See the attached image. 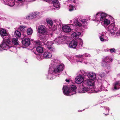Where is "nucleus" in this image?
<instances>
[{
  "instance_id": "ea45409f",
  "label": "nucleus",
  "mask_w": 120,
  "mask_h": 120,
  "mask_svg": "<svg viewBox=\"0 0 120 120\" xmlns=\"http://www.w3.org/2000/svg\"><path fill=\"white\" fill-rule=\"evenodd\" d=\"M79 41L80 42L79 45L81 47H82V45L83 44L82 41V39L80 38L79 39Z\"/></svg>"
},
{
  "instance_id": "4c0bfd02",
  "label": "nucleus",
  "mask_w": 120,
  "mask_h": 120,
  "mask_svg": "<svg viewBox=\"0 0 120 120\" xmlns=\"http://www.w3.org/2000/svg\"><path fill=\"white\" fill-rule=\"evenodd\" d=\"M55 21L56 22L57 25H61V21L60 20H55Z\"/></svg>"
},
{
  "instance_id": "39448f33",
  "label": "nucleus",
  "mask_w": 120,
  "mask_h": 120,
  "mask_svg": "<svg viewBox=\"0 0 120 120\" xmlns=\"http://www.w3.org/2000/svg\"><path fill=\"white\" fill-rule=\"evenodd\" d=\"M76 88L75 86L73 85H71L69 87L67 86H64L63 88V92L65 95H71L76 93Z\"/></svg>"
},
{
  "instance_id": "412c9836",
  "label": "nucleus",
  "mask_w": 120,
  "mask_h": 120,
  "mask_svg": "<svg viewBox=\"0 0 120 120\" xmlns=\"http://www.w3.org/2000/svg\"><path fill=\"white\" fill-rule=\"evenodd\" d=\"M80 35L81 33L80 32L76 31L72 33L71 34V36L73 39H77L79 38Z\"/></svg>"
},
{
  "instance_id": "5701e85b",
  "label": "nucleus",
  "mask_w": 120,
  "mask_h": 120,
  "mask_svg": "<svg viewBox=\"0 0 120 120\" xmlns=\"http://www.w3.org/2000/svg\"><path fill=\"white\" fill-rule=\"evenodd\" d=\"M43 56L45 58H50L52 57V55L50 52H45L43 53Z\"/></svg>"
},
{
  "instance_id": "c9c22d12",
  "label": "nucleus",
  "mask_w": 120,
  "mask_h": 120,
  "mask_svg": "<svg viewBox=\"0 0 120 120\" xmlns=\"http://www.w3.org/2000/svg\"><path fill=\"white\" fill-rule=\"evenodd\" d=\"M8 49H9V50L10 51L13 52H14L15 50L16 49V48L15 47H12L11 46V44L9 48Z\"/></svg>"
},
{
  "instance_id": "8fccbe9b",
  "label": "nucleus",
  "mask_w": 120,
  "mask_h": 120,
  "mask_svg": "<svg viewBox=\"0 0 120 120\" xmlns=\"http://www.w3.org/2000/svg\"><path fill=\"white\" fill-rule=\"evenodd\" d=\"M79 112H81L82 111L81 110H79L78 111Z\"/></svg>"
},
{
  "instance_id": "37998d69",
  "label": "nucleus",
  "mask_w": 120,
  "mask_h": 120,
  "mask_svg": "<svg viewBox=\"0 0 120 120\" xmlns=\"http://www.w3.org/2000/svg\"><path fill=\"white\" fill-rule=\"evenodd\" d=\"M68 0L70 2L75 3L76 2L77 0Z\"/></svg>"
},
{
  "instance_id": "e433bc0d",
  "label": "nucleus",
  "mask_w": 120,
  "mask_h": 120,
  "mask_svg": "<svg viewBox=\"0 0 120 120\" xmlns=\"http://www.w3.org/2000/svg\"><path fill=\"white\" fill-rule=\"evenodd\" d=\"M26 19H33L31 14V15H27L26 16Z\"/></svg>"
},
{
  "instance_id": "72a5a7b5",
  "label": "nucleus",
  "mask_w": 120,
  "mask_h": 120,
  "mask_svg": "<svg viewBox=\"0 0 120 120\" xmlns=\"http://www.w3.org/2000/svg\"><path fill=\"white\" fill-rule=\"evenodd\" d=\"M68 9L69 11H72L74 10L75 9V7L74 6H73L72 5H70L69 6Z\"/></svg>"
},
{
  "instance_id": "cd10ccee",
  "label": "nucleus",
  "mask_w": 120,
  "mask_h": 120,
  "mask_svg": "<svg viewBox=\"0 0 120 120\" xmlns=\"http://www.w3.org/2000/svg\"><path fill=\"white\" fill-rule=\"evenodd\" d=\"M36 50L38 52L41 53L43 52V49L41 46H38L36 48Z\"/></svg>"
},
{
  "instance_id": "393cba45",
  "label": "nucleus",
  "mask_w": 120,
  "mask_h": 120,
  "mask_svg": "<svg viewBox=\"0 0 120 120\" xmlns=\"http://www.w3.org/2000/svg\"><path fill=\"white\" fill-rule=\"evenodd\" d=\"M120 85V82L119 81L116 82L113 84V87L112 88L113 90H116L119 89V88L118 86Z\"/></svg>"
},
{
  "instance_id": "a18cd8bd",
  "label": "nucleus",
  "mask_w": 120,
  "mask_h": 120,
  "mask_svg": "<svg viewBox=\"0 0 120 120\" xmlns=\"http://www.w3.org/2000/svg\"><path fill=\"white\" fill-rule=\"evenodd\" d=\"M65 81L69 83L70 82V80L67 79H66Z\"/></svg>"
},
{
  "instance_id": "6e6552de",
  "label": "nucleus",
  "mask_w": 120,
  "mask_h": 120,
  "mask_svg": "<svg viewBox=\"0 0 120 120\" xmlns=\"http://www.w3.org/2000/svg\"><path fill=\"white\" fill-rule=\"evenodd\" d=\"M69 38L66 36L58 37L56 38L54 40L55 43L57 45L61 44L67 43L69 41Z\"/></svg>"
},
{
  "instance_id": "0eeeda50",
  "label": "nucleus",
  "mask_w": 120,
  "mask_h": 120,
  "mask_svg": "<svg viewBox=\"0 0 120 120\" xmlns=\"http://www.w3.org/2000/svg\"><path fill=\"white\" fill-rule=\"evenodd\" d=\"M112 59L109 57L107 56L103 59L102 61V66L105 67V68H106V72L107 73H108L109 71L110 67L109 66V63L111 62Z\"/></svg>"
},
{
  "instance_id": "c03bdc74",
  "label": "nucleus",
  "mask_w": 120,
  "mask_h": 120,
  "mask_svg": "<svg viewBox=\"0 0 120 120\" xmlns=\"http://www.w3.org/2000/svg\"><path fill=\"white\" fill-rule=\"evenodd\" d=\"M115 49L114 48H113L110 49V51L111 53H112L115 52Z\"/></svg>"
},
{
  "instance_id": "f03ea898",
  "label": "nucleus",
  "mask_w": 120,
  "mask_h": 120,
  "mask_svg": "<svg viewBox=\"0 0 120 120\" xmlns=\"http://www.w3.org/2000/svg\"><path fill=\"white\" fill-rule=\"evenodd\" d=\"M101 23L109 32V35H114L115 32L118 30V28L115 23L114 19L111 16L107 15Z\"/></svg>"
},
{
  "instance_id": "7c9ffc66",
  "label": "nucleus",
  "mask_w": 120,
  "mask_h": 120,
  "mask_svg": "<svg viewBox=\"0 0 120 120\" xmlns=\"http://www.w3.org/2000/svg\"><path fill=\"white\" fill-rule=\"evenodd\" d=\"M33 32V30L31 28L28 29L27 30V33L28 35H31Z\"/></svg>"
},
{
  "instance_id": "6ab92c4d",
  "label": "nucleus",
  "mask_w": 120,
  "mask_h": 120,
  "mask_svg": "<svg viewBox=\"0 0 120 120\" xmlns=\"http://www.w3.org/2000/svg\"><path fill=\"white\" fill-rule=\"evenodd\" d=\"M2 2L4 4L8 5L11 7L15 5V0H9L7 2L3 0Z\"/></svg>"
},
{
  "instance_id": "423d86ee",
  "label": "nucleus",
  "mask_w": 120,
  "mask_h": 120,
  "mask_svg": "<svg viewBox=\"0 0 120 120\" xmlns=\"http://www.w3.org/2000/svg\"><path fill=\"white\" fill-rule=\"evenodd\" d=\"M8 39L6 38L4 39V41L0 45V51H2L3 50H7L8 49L11 45L12 42L10 40V38L7 36Z\"/></svg>"
},
{
  "instance_id": "7ed1b4c3",
  "label": "nucleus",
  "mask_w": 120,
  "mask_h": 120,
  "mask_svg": "<svg viewBox=\"0 0 120 120\" xmlns=\"http://www.w3.org/2000/svg\"><path fill=\"white\" fill-rule=\"evenodd\" d=\"M63 64L60 63V61L57 60H53L52 61L49 67L55 74L59 73L62 71L64 68Z\"/></svg>"
},
{
  "instance_id": "09e8293b",
  "label": "nucleus",
  "mask_w": 120,
  "mask_h": 120,
  "mask_svg": "<svg viewBox=\"0 0 120 120\" xmlns=\"http://www.w3.org/2000/svg\"><path fill=\"white\" fill-rule=\"evenodd\" d=\"M8 0H4V1H5L6 2H7V1H8Z\"/></svg>"
},
{
  "instance_id": "2f4dec72",
  "label": "nucleus",
  "mask_w": 120,
  "mask_h": 120,
  "mask_svg": "<svg viewBox=\"0 0 120 120\" xmlns=\"http://www.w3.org/2000/svg\"><path fill=\"white\" fill-rule=\"evenodd\" d=\"M26 27L25 26L21 25L19 27V29L20 31L23 32L25 30Z\"/></svg>"
},
{
  "instance_id": "a19ab883",
  "label": "nucleus",
  "mask_w": 120,
  "mask_h": 120,
  "mask_svg": "<svg viewBox=\"0 0 120 120\" xmlns=\"http://www.w3.org/2000/svg\"><path fill=\"white\" fill-rule=\"evenodd\" d=\"M116 35L117 36H118L120 35V29H119V30H118L116 32Z\"/></svg>"
},
{
  "instance_id": "a878e982",
  "label": "nucleus",
  "mask_w": 120,
  "mask_h": 120,
  "mask_svg": "<svg viewBox=\"0 0 120 120\" xmlns=\"http://www.w3.org/2000/svg\"><path fill=\"white\" fill-rule=\"evenodd\" d=\"M52 2L53 5L54 7L58 9H59L60 8V4L58 0Z\"/></svg>"
},
{
  "instance_id": "f8f14e48",
  "label": "nucleus",
  "mask_w": 120,
  "mask_h": 120,
  "mask_svg": "<svg viewBox=\"0 0 120 120\" xmlns=\"http://www.w3.org/2000/svg\"><path fill=\"white\" fill-rule=\"evenodd\" d=\"M54 43V41H47L46 42L45 41H42L38 40L36 42V44L37 45H39L42 46L44 45H46L48 48V47H51L52 46L53 44Z\"/></svg>"
},
{
  "instance_id": "473e14b6",
  "label": "nucleus",
  "mask_w": 120,
  "mask_h": 120,
  "mask_svg": "<svg viewBox=\"0 0 120 120\" xmlns=\"http://www.w3.org/2000/svg\"><path fill=\"white\" fill-rule=\"evenodd\" d=\"M36 58L37 59L39 60H41L43 59L42 55L39 54L37 55Z\"/></svg>"
},
{
  "instance_id": "b1692460",
  "label": "nucleus",
  "mask_w": 120,
  "mask_h": 120,
  "mask_svg": "<svg viewBox=\"0 0 120 120\" xmlns=\"http://www.w3.org/2000/svg\"><path fill=\"white\" fill-rule=\"evenodd\" d=\"M62 29L63 31L65 33H68L71 30L70 27L67 25H65L63 26Z\"/></svg>"
},
{
  "instance_id": "58836bf2",
  "label": "nucleus",
  "mask_w": 120,
  "mask_h": 120,
  "mask_svg": "<svg viewBox=\"0 0 120 120\" xmlns=\"http://www.w3.org/2000/svg\"><path fill=\"white\" fill-rule=\"evenodd\" d=\"M105 110H106V112L107 113L106 114L105 113H104V114H105V115H108V114L109 112V108L108 107H105Z\"/></svg>"
},
{
  "instance_id": "de8ad7c7",
  "label": "nucleus",
  "mask_w": 120,
  "mask_h": 120,
  "mask_svg": "<svg viewBox=\"0 0 120 120\" xmlns=\"http://www.w3.org/2000/svg\"><path fill=\"white\" fill-rule=\"evenodd\" d=\"M105 90V91H107V89H105L104 87V90Z\"/></svg>"
},
{
  "instance_id": "f257e3e1",
  "label": "nucleus",
  "mask_w": 120,
  "mask_h": 120,
  "mask_svg": "<svg viewBox=\"0 0 120 120\" xmlns=\"http://www.w3.org/2000/svg\"><path fill=\"white\" fill-rule=\"evenodd\" d=\"M104 89V87L102 81L100 80L97 81L96 85L90 80H86L82 83V87L79 91V93L86 92L90 93L99 92Z\"/></svg>"
},
{
  "instance_id": "ddd939ff",
  "label": "nucleus",
  "mask_w": 120,
  "mask_h": 120,
  "mask_svg": "<svg viewBox=\"0 0 120 120\" xmlns=\"http://www.w3.org/2000/svg\"><path fill=\"white\" fill-rule=\"evenodd\" d=\"M55 73L54 72L53 70L50 67L49 68L48 73L47 75V78L49 79L52 80L54 79L56 77V75H54Z\"/></svg>"
},
{
  "instance_id": "dca6fc26",
  "label": "nucleus",
  "mask_w": 120,
  "mask_h": 120,
  "mask_svg": "<svg viewBox=\"0 0 120 120\" xmlns=\"http://www.w3.org/2000/svg\"><path fill=\"white\" fill-rule=\"evenodd\" d=\"M87 76L91 80H94L96 79L98 81L99 80V79H98L96 77V74L93 72H90L87 74Z\"/></svg>"
},
{
  "instance_id": "c85d7f7f",
  "label": "nucleus",
  "mask_w": 120,
  "mask_h": 120,
  "mask_svg": "<svg viewBox=\"0 0 120 120\" xmlns=\"http://www.w3.org/2000/svg\"><path fill=\"white\" fill-rule=\"evenodd\" d=\"M39 13L38 12H33L31 14L33 19L34 18L39 16Z\"/></svg>"
},
{
  "instance_id": "9b49d317",
  "label": "nucleus",
  "mask_w": 120,
  "mask_h": 120,
  "mask_svg": "<svg viewBox=\"0 0 120 120\" xmlns=\"http://www.w3.org/2000/svg\"><path fill=\"white\" fill-rule=\"evenodd\" d=\"M107 15L102 12H98L95 15L96 20L99 22H102L105 17H106Z\"/></svg>"
},
{
  "instance_id": "4468645a",
  "label": "nucleus",
  "mask_w": 120,
  "mask_h": 120,
  "mask_svg": "<svg viewBox=\"0 0 120 120\" xmlns=\"http://www.w3.org/2000/svg\"><path fill=\"white\" fill-rule=\"evenodd\" d=\"M84 77H83L81 75H78L76 76L75 79V83H76L79 84L82 83L83 82V83L85 81L87 80H85L84 81Z\"/></svg>"
},
{
  "instance_id": "f704fd0d",
  "label": "nucleus",
  "mask_w": 120,
  "mask_h": 120,
  "mask_svg": "<svg viewBox=\"0 0 120 120\" xmlns=\"http://www.w3.org/2000/svg\"><path fill=\"white\" fill-rule=\"evenodd\" d=\"M15 36L17 38L19 37L21 35L20 32L18 31H16L15 33Z\"/></svg>"
},
{
  "instance_id": "1a4fd4ad",
  "label": "nucleus",
  "mask_w": 120,
  "mask_h": 120,
  "mask_svg": "<svg viewBox=\"0 0 120 120\" xmlns=\"http://www.w3.org/2000/svg\"><path fill=\"white\" fill-rule=\"evenodd\" d=\"M74 23L76 26L79 27H82L86 28L87 25V22L86 19H81L77 20L74 19Z\"/></svg>"
},
{
  "instance_id": "79ce46f5",
  "label": "nucleus",
  "mask_w": 120,
  "mask_h": 120,
  "mask_svg": "<svg viewBox=\"0 0 120 120\" xmlns=\"http://www.w3.org/2000/svg\"><path fill=\"white\" fill-rule=\"evenodd\" d=\"M48 48L51 51H53L55 50L52 47V46L48 47Z\"/></svg>"
},
{
  "instance_id": "4be33fe9",
  "label": "nucleus",
  "mask_w": 120,
  "mask_h": 120,
  "mask_svg": "<svg viewBox=\"0 0 120 120\" xmlns=\"http://www.w3.org/2000/svg\"><path fill=\"white\" fill-rule=\"evenodd\" d=\"M22 43L24 46H28L30 44V39L29 38H25L22 40Z\"/></svg>"
},
{
  "instance_id": "f3484780",
  "label": "nucleus",
  "mask_w": 120,
  "mask_h": 120,
  "mask_svg": "<svg viewBox=\"0 0 120 120\" xmlns=\"http://www.w3.org/2000/svg\"><path fill=\"white\" fill-rule=\"evenodd\" d=\"M0 34L4 39L6 38L8 39V38L6 37L8 36L9 37L8 38H10V36L8 35V33L5 30L2 29L0 30Z\"/></svg>"
},
{
  "instance_id": "bb28decb",
  "label": "nucleus",
  "mask_w": 120,
  "mask_h": 120,
  "mask_svg": "<svg viewBox=\"0 0 120 120\" xmlns=\"http://www.w3.org/2000/svg\"><path fill=\"white\" fill-rule=\"evenodd\" d=\"M77 73L79 75H81L84 77L85 78L86 77L85 76L86 75V73L85 71L83 70H79L78 72Z\"/></svg>"
},
{
  "instance_id": "9d476101",
  "label": "nucleus",
  "mask_w": 120,
  "mask_h": 120,
  "mask_svg": "<svg viewBox=\"0 0 120 120\" xmlns=\"http://www.w3.org/2000/svg\"><path fill=\"white\" fill-rule=\"evenodd\" d=\"M91 55L90 54L87 53H85L82 55L79 54L76 56V59H75L74 61H76L77 62H80L84 63L85 64H87V62L84 61V59H82V58L84 56L86 57H90Z\"/></svg>"
},
{
  "instance_id": "c756f323",
  "label": "nucleus",
  "mask_w": 120,
  "mask_h": 120,
  "mask_svg": "<svg viewBox=\"0 0 120 120\" xmlns=\"http://www.w3.org/2000/svg\"><path fill=\"white\" fill-rule=\"evenodd\" d=\"M11 40L13 44L16 45H18V41L17 38H13Z\"/></svg>"
},
{
  "instance_id": "3c124183",
  "label": "nucleus",
  "mask_w": 120,
  "mask_h": 120,
  "mask_svg": "<svg viewBox=\"0 0 120 120\" xmlns=\"http://www.w3.org/2000/svg\"><path fill=\"white\" fill-rule=\"evenodd\" d=\"M70 21L71 22H72V21L71 20Z\"/></svg>"
},
{
  "instance_id": "49530a36",
  "label": "nucleus",
  "mask_w": 120,
  "mask_h": 120,
  "mask_svg": "<svg viewBox=\"0 0 120 120\" xmlns=\"http://www.w3.org/2000/svg\"><path fill=\"white\" fill-rule=\"evenodd\" d=\"M51 1L52 2H55V1L58 0H51Z\"/></svg>"
},
{
  "instance_id": "a211bd4d",
  "label": "nucleus",
  "mask_w": 120,
  "mask_h": 120,
  "mask_svg": "<svg viewBox=\"0 0 120 120\" xmlns=\"http://www.w3.org/2000/svg\"><path fill=\"white\" fill-rule=\"evenodd\" d=\"M99 37L101 41H108V38L106 36V34L104 32H103L100 35H99Z\"/></svg>"
},
{
  "instance_id": "aec40b11",
  "label": "nucleus",
  "mask_w": 120,
  "mask_h": 120,
  "mask_svg": "<svg viewBox=\"0 0 120 120\" xmlns=\"http://www.w3.org/2000/svg\"><path fill=\"white\" fill-rule=\"evenodd\" d=\"M78 42L74 40L71 41L69 44V47L71 48L75 49L77 46Z\"/></svg>"
},
{
  "instance_id": "2eb2a0df",
  "label": "nucleus",
  "mask_w": 120,
  "mask_h": 120,
  "mask_svg": "<svg viewBox=\"0 0 120 120\" xmlns=\"http://www.w3.org/2000/svg\"><path fill=\"white\" fill-rule=\"evenodd\" d=\"M46 22L48 26H50L49 28L53 31H54L56 29V26L53 24L52 21L51 20L47 19H46Z\"/></svg>"
},
{
  "instance_id": "20e7f679",
  "label": "nucleus",
  "mask_w": 120,
  "mask_h": 120,
  "mask_svg": "<svg viewBox=\"0 0 120 120\" xmlns=\"http://www.w3.org/2000/svg\"><path fill=\"white\" fill-rule=\"evenodd\" d=\"M37 35L39 39L43 41H46L48 38V35L47 34V29L43 25L39 26L37 30Z\"/></svg>"
}]
</instances>
